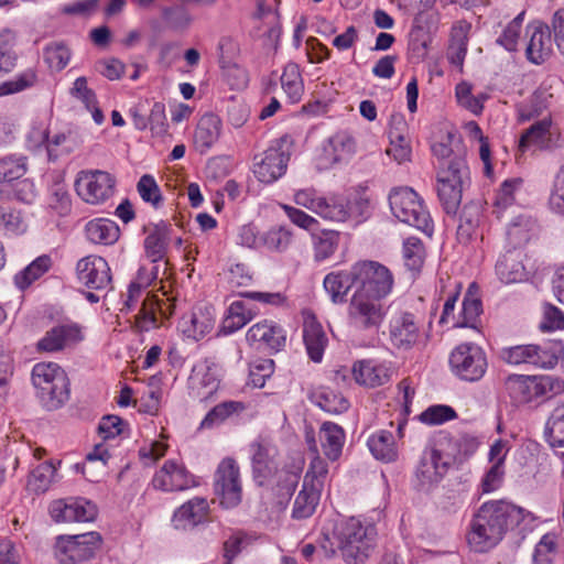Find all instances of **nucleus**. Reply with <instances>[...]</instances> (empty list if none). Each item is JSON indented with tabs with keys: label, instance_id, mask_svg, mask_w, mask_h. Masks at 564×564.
Listing matches in <instances>:
<instances>
[{
	"label": "nucleus",
	"instance_id": "obj_1",
	"mask_svg": "<svg viewBox=\"0 0 564 564\" xmlns=\"http://www.w3.org/2000/svg\"><path fill=\"white\" fill-rule=\"evenodd\" d=\"M322 534L319 545L326 556L339 550L346 563L360 564L376 545L377 529L367 519L350 517L335 521L332 528H324Z\"/></svg>",
	"mask_w": 564,
	"mask_h": 564
},
{
	"label": "nucleus",
	"instance_id": "obj_2",
	"mask_svg": "<svg viewBox=\"0 0 564 564\" xmlns=\"http://www.w3.org/2000/svg\"><path fill=\"white\" fill-rule=\"evenodd\" d=\"M292 199L296 206L332 223L360 224L369 216V199L357 191L345 195L333 193L325 196L310 186L294 189Z\"/></svg>",
	"mask_w": 564,
	"mask_h": 564
},
{
	"label": "nucleus",
	"instance_id": "obj_3",
	"mask_svg": "<svg viewBox=\"0 0 564 564\" xmlns=\"http://www.w3.org/2000/svg\"><path fill=\"white\" fill-rule=\"evenodd\" d=\"M519 511L505 501L485 502L470 523L468 543L476 552H486L501 541L508 520Z\"/></svg>",
	"mask_w": 564,
	"mask_h": 564
},
{
	"label": "nucleus",
	"instance_id": "obj_4",
	"mask_svg": "<svg viewBox=\"0 0 564 564\" xmlns=\"http://www.w3.org/2000/svg\"><path fill=\"white\" fill-rule=\"evenodd\" d=\"M251 460L254 480L260 485H271L276 478V485L280 487L281 495L290 496L299 482V470H279L276 464L275 447L265 443H254L251 445Z\"/></svg>",
	"mask_w": 564,
	"mask_h": 564
},
{
	"label": "nucleus",
	"instance_id": "obj_5",
	"mask_svg": "<svg viewBox=\"0 0 564 564\" xmlns=\"http://www.w3.org/2000/svg\"><path fill=\"white\" fill-rule=\"evenodd\" d=\"M32 383L43 405L56 410L69 398V381L66 372L56 362H37L32 368Z\"/></svg>",
	"mask_w": 564,
	"mask_h": 564
},
{
	"label": "nucleus",
	"instance_id": "obj_6",
	"mask_svg": "<svg viewBox=\"0 0 564 564\" xmlns=\"http://www.w3.org/2000/svg\"><path fill=\"white\" fill-rule=\"evenodd\" d=\"M393 216L426 235L433 234V221L423 200L411 187H397L389 194Z\"/></svg>",
	"mask_w": 564,
	"mask_h": 564
},
{
	"label": "nucleus",
	"instance_id": "obj_7",
	"mask_svg": "<svg viewBox=\"0 0 564 564\" xmlns=\"http://www.w3.org/2000/svg\"><path fill=\"white\" fill-rule=\"evenodd\" d=\"M468 166L464 156H454L437 171V195L447 214L456 213L463 195L464 182L468 178Z\"/></svg>",
	"mask_w": 564,
	"mask_h": 564
},
{
	"label": "nucleus",
	"instance_id": "obj_8",
	"mask_svg": "<svg viewBox=\"0 0 564 564\" xmlns=\"http://www.w3.org/2000/svg\"><path fill=\"white\" fill-rule=\"evenodd\" d=\"M387 312L384 300L354 292L347 307V319L356 330L376 333L382 325Z\"/></svg>",
	"mask_w": 564,
	"mask_h": 564
},
{
	"label": "nucleus",
	"instance_id": "obj_9",
	"mask_svg": "<svg viewBox=\"0 0 564 564\" xmlns=\"http://www.w3.org/2000/svg\"><path fill=\"white\" fill-rule=\"evenodd\" d=\"M356 289L369 296L384 300L392 292L394 279L391 271L377 261L362 260L355 263Z\"/></svg>",
	"mask_w": 564,
	"mask_h": 564
},
{
	"label": "nucleus",
	"instance_id": "obj_10",
	"mask_svg": "<svg viewBox=\"0 0 564 564\" xmlns=\"http://www.w3.org/2000/svg\"><path fill=\"white\" fill-rule=\"evenodd\" d=\"M452 371L462 380L478 381L486 373V354L476 344L465 343L455 347L449 356Z\"/></svg>",
	"mask_w": 564,
	"mask_h": 564
},
{
	"label": "nucleus",
	"instance_id": "obj_11",
	"mask_svg": "<svg viewBox=\"0 0 564 564\" xmlns=\"http://www.w3.org/2000/svg\"><path fill=\"white\" fill-rule=\"evenodd\" d=\"M116 178L101 170H86L77 174L75 189L87 204L100 205L115 193Z\"/></svg>",
	"mask_w": 564,
	"mask_h": 564
},
{
	"label": "nucleus",
	"instance_id": "obj_12",
	"mask_svg": "<svg viewBox=\"0 0 564 564\" xmlns=\"http://www.w3.org/2000/svg\"><path fill=\"white\" fill-rule=\"evenodd\" d=\"M101 542L97 532L62 536L55 546V556L59 564H87Z\"/></svg>",
	"mask_w": 564,
	"mask_h": 564
},
{
	"label": "nucleus",
	"instance_id": "obj_13",
	"mask_svg": "<svg viewBox=\"0 0 564 564\" xmlns=\"http://www.w3.org/2000/svg\"><path fill=\"white\" fill-rule=\"evenodd\" d=\"M215 492L224 508L237 507L242 497L239 467L235 459L224 458L215 474Z\"/></svg>",
	"mask_w": 564,
	"mask_h": 564
},
{
	"label": "nucleus",
	"instance_id": "obj_14",
	"mask_svg": "<svg viewBox=\"0 0 564 564\" xmlns=\"http://www.w3.org/2000/svg\"><path fill=\"white\" fill-rule=\"evenodd\" d=\"M500 358L513 366L532 365L539 368H553L557 356L553 349L540 345H517L500 350Z\"/></svg>",
	"mask_w": 564,
	"mask_h": 564
},
{
	"label": "nucleus",
	"instance_id": "obj_15",
	"mask_svg": "<svg viewBox=\"0 0 564 564\" xmlns=\"http://www.w3.org/2000/svg\"><path fill=\"white\" fill-rule=\"evenodd\" d=\"M151 482L154 489L163 492L184 491L197 486L195 476L183 463L175 459L165 460L153 475Z\"/></svg>",
	"mask_w": 564,
	"mask_h": 564
},
{
	"label": "nucleus",
	"instance_id": "obj_16",
	"mask_svg": "<svg viewBox=\"0 0 564 564\" xmlns=\"http://www.w3.org/2000/svg\"><path fill=\"white\" fill-rule=\"evenodd\" d=\"M220 384V371L212 360L197 361L188 378V389L193 398L208 401L217 392Z\"/></svg>",
	"mask_w": 564,
	"mask_h": 564
},
{
	"label": "nucleus",
	"instance_id": "obj_17",
	"mask_svg": "<svg viewBox=\"0 0 564 564\" xmlns=\"http://www.w3.org/2000/svg\"><path fill=\"white\" fill-rule=\"evenodd\" d=\"M289 160L290 153L283 150L282 140H280L259 158H254L253 173L261 183H274L285 174Z\"/></svg>",
	"mask_w": 564,
	"mask_h": 564
},
{
	"label": "nucleus",
	"instance_id": "obj_18",
	"mask_svg": "<svg viewBox=\"0 0 564 564\" xmlns=\"http://www.w3.org/2000/svg\"><path fill=\"white\" fill-rule=\"evenodd\" d=\"M389 339L392 346L409 350L421 337V326L416 316L408 311L393 313L388 325Z\"/></svg>",
	"mask_w": 564,
	"mask_h": 564
},
{
	"label": "nucleus",
	"instance_id": "obj_19",
	"mask_svg": "<svg viewBox=\"0 0 564 564\" xmlns=\"http://www.w3.org/2000/svg\"><path fill=\"white\" fill-rule=\"evenodd\" d=\"M451 466L443 449L436 445L422 453L415 469V479L421 488L429 489L444 478Z\"/></svg>",
	"mask_w": 564,
	"mask_h": 564
},
{
	"label": "nucleus",
	"instance_id": "obj_20",
	"mask_svg": "<svg viewBox=\"0 0 564 564\" xmlns=\"http://www.w3.org/2000/svg\"><path fill=\"white\" fill-rule=\"evenodd\" d=\"M50 514L57 523L91 522L97 517V507L84 498L58 499L50 505Z\"/></svg>",
	"mask_w": 564,
	"mask_h": 564
},
{
	"label": "nucleus",
	"instance_id": "obj_21",
	"mask_svg": "<svg viewBox=\"0 0 564 564\" xmlns=\"http://www.w3.org/2000/svg\"><path fill=\"white\" fill-rule=\"evenodd\" d=\"M85 339L84 329L76 323L57 325L48 329L36 343L39 352H59Z\"/></svg>",
	"mask_w": 564,
	"mask_h": 564
},
{
	"label": "nucleus",
	"instance_id": "obj_22",
	"mask_svg": "<svg viewBox=\"0 0 564 564\" xmlns=\"http://www.w3.org/2000/svg\"><path fill=\"white\" fill-rule=\"evenodd\" d=\"M246 340L256 349L279 351L284 347L286 336L275 322L263 319L248 329Z\"/></svg>",
	"mask_w": 564,
	"mask_h": 564
},
{
	"label": "nucleus",
	"instance_id": "obj_23",
	"mask_svg": "<svg viewBox=\"0 0 564 564\" xmlns=\"http://www.w3.org/2000/svg\"><path fill=\"white\" fill-rule=\"evenodd\" d=\"M216 314L213 305L200 303L180 322L182 333L191 339L199 340L209 334L215 326Z\"/></svg>",
	"mask_w": 564,
	"mask_h": 564
},
{
	"label": "nucleus",
	"instance_id": "obj_24",
	"mask_svg": "<svg viewBox=\"0 0 564 564\" xmlns=\"http://www.w3.org/2000/svg\"><path fill=\"white\" fill-rule=\"evenodd\" d=\"M209 511L206 498L194 497L174 510L172 527L177 531H191L207 520Z\"/></svg>",
	"mask_w": 564,
	"mask_h": 564
},
{
	"label": "nucleus",
	"instance_id": "obj_25",
	"mask_svg": "<svg viewBox=\"0 0 564 564\" xmlns=\"http://www.w3.org/2000/svg\"><path fill=\"white\" fill-rule=\"evenodd\" d=\"M80 283L88 289L102 290L111 282L108 262L99 256H88L80 259L76 267Z\"/></svg>",
	"mask_w": 564,
	"mask_h": 564
},
{
	"label": "nucleus",
	"instance_id": "obj_26",
	"mask_svg": "<svg viewBox=\"0 0 564 564\" xmlns=\"http://www.w3.org/2000/svg\"><path fill=\"white\" fill-rule=\"evenodd\" d=\"M303 318V340L307 355L312 361L321 362L328 345V338L322 324L312 312H304Z\"/></svg>",
	"mask_w": 564,
	"mask_h": 564
},
{
	"label": "nucleus",
	"instance_id": "obj_27",
	"mask_svg": "<svg viewBox=\"0 0 564 564\" xmlns=\"http://www.w3.org/2000/svg\"><path fill=\"white\" fill-rule=\"evenodd\" d=\"M406 130V122L402 116L391 117L389 126L390 145L386 153L399 164L409 162L412 156L411 140Z\"/></svg>",
	"mask_w": 564,
	"mask_h": 564
},
{
	"label": "nucleus",
	"instance_id": "obj_28",
	"mask_svg": "<svg viewBox=\"0 0 564 564\" xmlns=\"http://www.w3.org/2000/svg\"><path fill=\"white\" fill-rule=\"evenodd\" d=\"M355 381L364 387H379L389 382L392 371L388 364L373 359L358 360L351 368Z\"/></svg>",
	"mask_w": 564,
	"mask_h": 564
},
{
	"label": "nucleus",
	"instance_id": "obj_29",
	"mask_svg": "<svg viewBox=\"0 0 564 564\" xmlns=\"http://www.w3.org/2000/svg\"><path fill=\"white\" fill-rule=\"evenodd\" d=\"M356 140L347 131H338L329 137L323 145L326 166L348 162L356 153Z\"/></svg>",
	"mask_w": 564,
	"mask_h": 564
},
{
	"label": "nucleus",
	"instance_id": "obj_30",
	"mask_svg": "<svg viewBox=\"0 0 564 564\" xmlns=\"http://www.w3.org/2000/svg\"><path fill=\"white\" fill-rule=\"evenodd\" d=\"M29 140H34L37 145L45 144L48 159L52 161L73 152L78 144L76 135L72 131L57 132L50 137L45 130L34 129L30 133Z\"/></svg>",
	"mask_w": 564,
	"mask_h": 564
},
{
	"label": "nucleus",
	"instance_id": "obj_31",
	"mask_svg": "<svg viewBox=\"0 0 564 564\" xmlns=\"http://www.w3.org/2000/svg\"><path fill=\"white\" fill-rule=\"evenodd\" d=\"M437 445L453 465L474 455L478 449L479 440L473 434L460 433L442 437Z\"/></svg>",
	"mask_w": 564,
	"mask_h": 564
},
{
	"label": "nucleus",
	"instance_id": "obj_32",
	"mask_svg": "<svg viewBox=\"0 0 564 564\" xmlns=\"http://www.w3.org/2000/svg\"><path fill=\"white\" fill-rule=\"evenodd\" d=\"M530 36L525 54L527 58L533 64H541L550 57L553 51L551 32L547 26L541 23H532L527 28Z\"/></svg>",
	"mask_w": 564,
	"mask_h": 564
},
{
	"label": "nucleus",
	"instance_id": "obj_33",
	"mask_svg": "<svg viewBox=\"0 0 564 564\" xmlns=\"http://www.w3.org/2000/svg\"><path fill=\"white\" fill-rule=\"evenodd\" d=\"M505 390L516 404H527L541 398L538 376L510 375L505 380Z\"/></svg>",
	"mask_w": 564,
	"mask_h": 564
},
{
	"label": "nucleus",
	"instance_id": "obj_34",
	"mask_svg": "<svg viewBox=\"0 0 564 564\" xmlns=\"http://www.w3.org/2000/svg\"><path fill=\"white\" fill-rule=\"evenodd\" d=\"M323 285L333 303H344L349 290L351 288L356 289L355 263L348 270L326 274Z\"/></svg>",
	"mask_w": 564,
	"mask_h": 564
},
{
	"label": "nucleus",
	"instance_id": "obj_35",
	"mask_svg": "<svg viewBox=\"0 0 564 564\" xmlns=\"http://www.w3.org/2000/svg\"><path fill=\"white\" fill-rule=\"evenodd\" d=\"M496 274L505 284L519 283L527 279L520 250H509L499 257L496 263Z\"/></svg>",
	"mask_w": 564,
	"mask_h": 564
},
{
	"label": "nucleus",
	"instance_id": "obj_36",
	"mask_svg": "<svg viewBox=\"0 0 564 564\" xmlns=\"http://www.w3.org/2000/svg\"><path fill=\"white\" fill-rule=\"evenodd\" d=\"M171 236L172 228L167 223L160 221L153 225L144 240L145 254L152 263L164 259Z\"/></svg>",
	"mask_w": 564,
	"mask_h": 564
},
{
	"label": "nucleus",
	"instance_id": "obj_37",
	"mask_svg": "<svg viewBox=\"0 0 564 564\" xmlns=\"http://www.w3.org/2000/svg\"><path fill=\"white\" fill-rule=\"evenodd\" d=\"M220 133V118L214 113L204 115L199 119L194 133L196 149L202 153L208 151L218 141Z\"/></svg>",
	"mask_w": 564,
	"mask_h": 564
},
{
	"label": "nucleus",
	"instance_id": "obj_38",
	"mask_svg": "<svg viewBox=\"0 0 564 564\" xmlns=\"http://www.w3.org/2000/svg\"><path fill=\"white\" fill-rule=\"evenodd\" d=\"M469 31L470 24L463 21L455 23L451 31L447 58L449 63L456 66L459 70L463 69L467 54Z\"/></svg>",
	"mask_w": 564,
	"mask_h": 564
},
{
	"label": "nucleus",
	"instance_id": "obj_39",
	"mask_svg": "<svg viewBox=\"0 0 564 564\" xmlns=\"http://www.w3.org/2000/svg\"><path fill=\"white\" fill-rule=\"evenodd\" d=\"M86 238L95 245L109 246L117 242L120 236L118 225L108 218H95L85 226Z\"/></svg>",
	"mask_w": 564,
	"mask_h": 564
},
{
	"label": "nucleus",
	"instance_id": "obj_40",
	"mask_svg": "<svg viewBox=\"0 0 564 564\" xmlns=\"http://www.w3.org/2000/svg\"><path fill=\"white\" fill-rule=\"evenodd\" d=\"M256 307L248 301H234L229 305L227 315L223 321V332L225 334H232L239 330L245 325H247L256 316Z\"/></svg>",
	"mask_w": 564,
	"mask_h": 564
},
{
	"label": "nucleus",
	"instance_id": "obj_41",
	"mask_svg": "<svg viewBox=\"0 0 564 564\" xmlns=\"http://www.w3.org/2000/svg\"><path fill=\"white\" fill-rule=\"evenodd\" d=\"M346 435L341 426L333 422H324L319 429V441L324 454L336 460L343 452Z\"/></svg>",
	"mask_w": 564,
	"mask_h": 564
},
{
	"label": "nucleus",
	"instance_id": "obj_42",
	"mask_svg": "<svg viewBox=\"0 0 564 564\" xmlns=\"http://www.w3.org/2000/svg\"><path fill=\"white\" fill-rule=\"evenodd\" d=\"M368 448L378 460L389 463L398 457L394 436L391 432L381 430L369 436L367 441Z\"/></svg>",
	"mask_w": 564,
	"mask_h": 564
},
{
	"label": "nucleus",
	"instance_id": "obj_43",
	"mask_svg": "<svg viewBox=\"0 0 564 564\" xmlns=\"http://www.w3.org/2000/svg\"><path fill=\"white\" fill-rule=\"evenodd\" d=\"M535 220L524 214L514 217L507 228V239L518 250L519 247L525 245L535 234Z\"/></svg>",
	"mask_w": 564,
	"mask_h": 564
},
{
	"label": "nucleus",
	"instance_id": "obj_44",
	"mask_svg": "<svg viewBox=\"0 0 564 564\" xmlns=\"http://www.w3.org/2000/svg\"><path fill=\"white\" fill-rule=\"evenodd\" d=\"M240 46L238 41L231 35H224L217 44L218 63L223 69H235L241 78L240 85L245 86L247 76L245 70L240 69L235 59L239 55Z\"/></svg>",
	"mask_w": 564,
	"mask_h": 564
},
{
	"label": "nucleus",
	"instance_id": "obj_45",
	"mask_svg": "<svg viewBox=\"0 0 564 564\" xmlns=\"http://www.w3.org/2000/svg\"><path fill=\"white\" fill-rule=\"evenodd\" d=\"M312 401L323 411L330 414H340L349 408L348 400L328 387L316 389L312 393Z\"/></svg>",
	"mask_w": 564,
	"mask_h": 564
},
{
	"label": "nucleus",
	"instance_id": "obj_46",
	"mask_svg": "<svg viewBox=\"0 0 564 564\" xmlns=\"http://www.w3.org/2000/svg\"><path fill=\"white\" fill-rule=\"evenodd\" d=\"M293 240V231L285 225L272 226L262 232L261 249L271 252H284Z\"/></svg>",
	"mask_w": 564,
	"mask_h": 564
},
{
	"label": "nucleus",
	"instance_id": "obj_47",
	"mask_svg": "<svg viewBox=\"0 0 564 564\" xmlns=\"http://www.w3.org/2000/svg\"><path fill=\"white\" fill-rule=\"evenodd\" d=\"M311 238L316 261L330 258L338 248L339 232L336 230H317L311 235Z\"/></svg>",
	"mask_w": 564,
	"mask_h": 564
},
{
	"label": "nucleus",
	"instance_id": "obj_48",
	"mask_svg": "<svg viewBox=\"0 0 564 564\" xmlns=\"http://www.w3.org/2000/svg\"><path fill=\"white\" fill-rule=\"evenodd\" d=\"M52 265L50 256L43 254L33 260L28 267L14 275V284L19 290H25L34 281L46 273Z\"/></svg>",
	"mask_w": 564,
	"mask_h": 564
},
{
	"label": "nucleus",
	"instance_id": "obj_49",
	"mask_svg": "<svg viewBox=\"0 0 564 564\" xmlns=\"http://www.w3.org/2000/svg\"><path fill=\"white\" fill-rule=\"evenodd\" d=\"M56 474V468L51 462H44L31 470L26 488L36 495L44 494L51 487Z\"/></svg>",
	"mask_w": 564,
	"mask_h": 564
},
{
	"label": "nucleus",
	"instance_id": "obj_50",
	"mask_svg": "<svg viewBox=\"0 0 564 564\" xmlns=\"http://www.w3.org/2000/svg\"><path fill=\"white\" fill-rule=\"evenodd\" d=\"M245 410V406L241 402L238 401H226L214 406L202 420L199 429L202 430H210L216 426H219L224 423L229 416L235 413L241 412Z\"/></svg>",
	"mask_w": 564,
	"mask_h": 564
},
{
	"label": "nucleus",
	"instance_id": "obj_51",
	"mask_svg": "<svg viewBox=\"0 0 564 564\" xmlns=\"http://www.w3.org/2000/svg\"><path fill=\"white\" fill-rule=\"evenodd\" d=\"M319 498V491L302 486L293 503L292 517L297 520L310 518L315 512Z\"/></svg>",
	"mask_w": 564,
	"mask_h": 564
},
{
	"label": "nucleus",
	"instance_id": "obj_52",
	"mask_svg": "<svg viewBox=\"0 0 564 564\" xmlns=\"http://www.w3.org/2000/svg\"><path fill=\"white\" fill-rule=\"evenodd\" d=\"M280 79L281 86L291 102L300 101L304 91V85L299 66L295 63L285 65Z\"/></svg>",
	"mask_w": 564,
	"mask_h": 564
},
{
	"label": "nucleus",
	"instance_id": "obj_53",
	"mask_svg": "<svg viewBox=\"0 0 564 564\" xmlns=\"http://www.w3.org/2000/svg\"><path fill=\"white\" fill-rule=\"evenodd\" d=\"M545 437L552 447H564V403L556 406L547 419Z\"/></svg>",
	"mask_w": 564,
	"mask_h": 564
},
{
	"label": "nucleus",
	"instance_id": "obj_54",
	"mask_svg": "<svg viewBox=\"0 0 564 564\" xmlns=\"http://www.w3.org/2000/svg\"><path fill=\"white\" fill-rule=\"evenodd\" d=\"M26 172L25 159L23 156H10L0 160V188L8 192V184L19 180Z\"/></svg>",
	"mask_w": 564,
	"mask_h": 564
},
{
	"label": "nucleus",
	"instance_id": "obj_55",
	"mask_svg": "<svg viewBox=\"0 0 564 564\" xmlns=\"http://www.w3.org/2000/svg\"><path fill=\"white\" fill-rule=\"evenodd\" d=\"M403 259L405 267L412 272H419L425 260V248L421 239L409 237L403 242Z\"/></svg>",
	"mask_w": 564,
	"mask_h": 564
},
{
	"label": "nucleus",
	"instance_id": "obj_56",
	"mask_svg": "<svg viewBox=\"0 0 564 564\" xmlns=\"http://www.w3.org/2000/svg\"><path fill=\"white\" fill-rule=\"evenodd\" d=\"M327 477V463L318 455H315L311 460L308 468L305 473L303 486L310 487L311 489H316L317 491L322 492L326 484Z\"/></svg>",
	"mask_w": 564,
	"mask_h": 564
},
{
	"label": "nucleus",
	"instance_id": "obj_57",
	"mask_svg": "<svg viewBox=\"0 0 564 564\" xmlns=\"http://www.w3.org/2000/svg\"><path fill=\"white\" fill-rule=\"evenodd\" d=\"M279 207L284 212L288 219L294 226L310 232L311 235L319 229V220L302 208L285 203H279Z\"/></svg>",
	"mask_w": 564,
	"mask_h": 564
},
{
	"label": "nucleus",
	"instance_id": "obj_58",
	"mask_svg": "<svg viewBox=\"0 0 564 564\" xmlns=\"http://www.w3.org/2000/svg\"><path fill=\"white\" fill-rule=\"evenodd\" d=\"M557 553V534L545 533L536 543L533 553V564H552Z\"/></svg>",
	"mask_w": 564,
	"mask_h": 564
},
{
	"label": "nucleus",
	"instance_id": "obj_59",
	"mask_svg": "<svg viewBox=\"0 0 564 564\" xmlns=\"http://www.w3.org/2000/svg\"><path fill=\"white\" fill-rule=\"evenodd\" d=\"M137 191L143 202L154 208H160L163 204V196L155 178L150 174H144L137 183Z\"/></svg>",
	"mask_w": 564,
	"mask_h": 564
},
{
	"label": "nucleus",
	"instance_id": "obj_60",
	"mask_svg": "<svg viewBox=\"0 0 564 564\" xmlns=\"http://www.w3.org/2000/svg\"><path fill=\"white\" fill-rule=\"evenodd\" d=\"M457 417V413L451 405L434 404L426 408L420 415L419 420L426 425L435 426L453 421Z\"/></svg>",
	"mask_w": 564,
	"mask_h": 564
},
{
	"label": "nucleus",
	"instance_id": "obj_61",
	"mask_svg": "<svg viewBox=\"0 0 564 564\" xmlns=\"http://www.w3.org/2000/svg\"><path fill=\"white\" fill-rule=\"evenodd\" d=\"M163 306H165V304H162L153 296H148L145 300L142 301V305L139 310V313L135 316L137 326L141 330H148L151 327H153L156 323V311H160L165 314Z\"/></svg>",
	"mask_w": 564,
	"mask_h": 564
},
{
	"label": "nucleus",
	"instance_id": "obj_62",
	"mask_svg": "<svg viewBox=\"0 0 564 564\" xmlns=\"http://www.w3.org/2000/svg\"><path fill=\"white\" fill-rule=\"evenodd\" d=\"M44 59L53 70H62L70 61V51L62 42H54L45 46Z\"/></svg>",
	"mask_w": 564,
	"mask_h": 564
},
{
	"label": "nucleus",
	"instance_id": "obj_63",
	"mask_svg": "<svg viewBox=\"0 0 564 564\" xmlns=\"http://www.w3.org/2000/svg\"><path fill=\"white\" fill-rule=\"evenodd\" d=\"M551 122L546 119L533 123L520 138L519 147L522 151L531 145H542L547 140Z\"/></svg>",
	"mask_w": 564,
	"mask_h": 564
},
{
	"label": "nucleus",
	"instance_id": "obj_64",
	"mask_svg": "<svg viewBox=\"0 0 564 564\" xmlns=\"http://www.w3.org/2000/svg\"><path fill=\"white\" fill-rule=\"evenodd\" d=\"M455 95L457 98L458 104L468 109L474 115H480L484 109V101L486 99V96L478 95L474 96L471 94V86L466 83H459L456 86Z\"/></svg>",
	"mask_w": 564,
	"mask_h": 564
}]
</instances>
